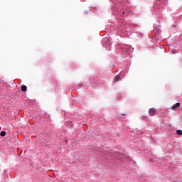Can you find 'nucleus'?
<instances>
[{
	"instance_id": "nucleus-1",
	"label": "nucleus",
	"mask_w": 182,
	"mask_h": 182,
	"mask_svg": "<svg viewBox=\"0 0 182 182\" xmlns=\"http://www.w3.org/2000/svg\"><path fill=\"white\" fill-rule=\"evenodd\" d=\"M149 116H156V114H157V111L154 108H151L149 110Z\"/></svg>"
},
{
	"instance_id": "nucleus-2",
	"label": "nucleus",
	"mask_w": 182,
	"mask_h": 182,
	"mask_svg": "<svg viewBox=\"0 0 182 182\" xmlns=\"http://www.w3.org/2000/svg\"><path fill=\"white\" fill-rule=\"evenodd\" d=\"M177 107H180V102L176 103L174 104L171 107V110H176V109H177Z\"/></svg>"
},
{
	"instance_id": "nucleus-3",
	"label": "nucleus",
	"mask_w": 182,
	"mask_h": 182,
	"mask_svg": "<svg viewBox=\"0 0 182 182\" xmlns=\"http://www.w3.org/2000/svg\"><path fill=\"white\" fill-rule=\"evenodd\" d=\"M28 87L26 85H22L21 86V92H25Z\"/></svg>"
},
{
	"instance_id": "nucleus-4",
	"label": "nucleus",
	"mask_w": 182,
	"mask_h": 182,
	"mask_svg": "<svg viewBox=\"0 0 182 182\" xmlns=\"http://www.w3.org/2000/svg\"><path fill=\"white\" fill-rule=\"evenodd\" d=\"M0 136H1V137L6 136V132L5 131L1 132Z\"/></svg>"
},
{
	"instance_id": "nucleus-5",
	"label": "nucleus",
	"mask_w": 182,
	"mask_h": 182,
	"mask_svg": "<svg viewBox=\"0 0 182 182\" xmlns=\"http://www.w3.org/2000/svg\"><path fill=\"white\" fill-rule=\"evenodd\" d=\"M176 134H178V136H182V130H177L176 131Z\"/></svg>"
},
{
	"instance_id": "nucleus-6",
	"label": "nucleus",
	"mask_w": 182,
	"mask_h": 182,
	"mask_svg": "<svg viewBox=\"0 0 182 182\" xmlns=\"http://www.w3.org/2000/svg\"><path fill=\"white\" fill-rule=\"evenodd\" d=\"M120 75H117L114 80V82H119L120 80Z\"/></svg>"
},
{
	"instance_id": "nucleus-7",
	"label": "nucleus",
	"mask_w": 182,
	"mask_h": 182,
	"mask_svg": "<svg viewBox=\"0 0 182 182\" xmlns=\"http://www.w3.org/2000/svg\"><path fill=\"white\" fill-rule=\"evenodd\" d=\"M127 114H122V116H127Z\"/></svg>"
}]
</instances>
